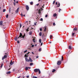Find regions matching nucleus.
<instances>
[{
	"instance_id": "680f3d73",
	"label": "nucleus",
	"mask_w": 78,
	"mask_h": 78,
	"mask_svg": "<svg viewBox=\"0 0 78 78\" xmlns=\"http://www.w3.org/2000/svg\"><path fill=\"white\" fill-rule=\"evenodd\" d=\"M30 53V52H28L27 53V55H28Z\"/></svg>"
},
{
	"instance_id": "338daca9",
	"label": "nucleus",
	"mask_w": 78,
	"mask_h": 78,
	"mask_svg": "<svg viewBox=\"0 0 78 78\" xmlns=\"http://www.w3.org/2000/svg\"><path fill=\"white\" fill-rule=\"evenodd\" d=\"M32 54H33V55L34 54V53H33V52H32Z\"/></svg>"
},
{
	"instance_id": "ea45409f",
	"label": "nucleus",
	"mask_w": 78,
	"mask_h": 78,
	"mask_svg": "<svg viewBox=\"0 0 78 78\" xmlns=\"http://www.w3.org/2000/svg\"><path fill=\"white\" fill-rule=\"evenodd\" d=\"M51 38H52V36L50 35V39H51Z\"/></svg>"
},
{
	"instance_id": "a19ab883",
	"label": "nucleus",
	"mask_w": 78,
	"mask_h": 78,
	"mask_svg": "<svg viewBox=\"0 0 78 78\" xmlns=\"http://www.w3.org/2000/svg\"><path fill=\"white\" fill-rule=\"evenodd\" d=\"M39 51H41V48H39Z\"/></svg>"
},
{
	"instance_id": "de8ad7c7",
	"label": "nucleus",
	"mask_w": 78,
	"mask_h": 78,
	"mask_svg": "<svg viewBox=\"0 0 78 78\" xmlns=\"http://www.w3.org/2000/svg\"><path fill=\"white\" fill-rule=\"evenodd\" d=\"M21 27H22V24H21V23H20V28H21Z\"/></svg>"
},
{
	"instance_id": "e2e57ef3",
	"label": "nucleus",
	"mask_w": 78,
	"mask_h": 78,
	"mask_svg": "<svg viewBox=\"0 0 78 78\" xmlns=\"http://www.w3.org/2000/svg\"><path fill=\"white\" fill-rule=\"evenodd\" d=\"M28 69H31V67H28Z\"/></svg>"
},
{
	"instance_id": "4be33fe9",
	"label": "nucleus",
	"mask_w": 78,
	"mask_h": 78,
	"mask_svg": "<svg viewBox=\"0 0 78 78\" xmlns=\"http://www.w3.org/2000/svg\"><path fill=\"white\" fill-rule=\"evenodd\" d=\"M46 30H47V27H45L44 31H46Z\"/></svg>"
},
{
	"instance_id": "423d86ee",
	"label": "nucleus",
	"mask_w": 78,
	"mask_h": 78,
	"mask_svg": "<svg viewBox=\"0 0 78 78\" xmlns=\"http://www.w3.org/2000/svg\"><path fill=\"white\" fill-rule=\"evenodd\" d=\"M13 64H14V61H13L12 62H10V66H12Z\"/></svg>"
},
{
	"instance_id": "a878e982",
	"label": "nucleus",
	"mask_w": 78,
	"mask_h": 78,
	"mask_svg": "<svg viewBox=\"0 0 78 78\" xmlns=\"http://www.w3.org/2000/svg\"><path fill=\"white\" fill-rule=\"evenodd\" d=\"M69 49H70V50H71V49H72V47H71V46H69Z\"/></svg>"
},
{
	"instance_id": "2eb2a0df",
	"label": "nucleus",
	"mask_w": 78,
	"mask_h": 78,
	"mask_svg": "<svg viewBox=\"0 0 78 78\" xmlns=\"http://www.w3.org/2000/svg\"><path fill=\"white\" fill-rule=\"evenodd\" d=\"M32 31H30L29 33V35H31V34H32Z\"/></svg>"
},
{
	"instance_id": "69168bd1",
	"label": "nucleus",
	"mask_w": 78,
	"mask_h": 78,
	"mask_svg": "<svg viewBox=\"0 0 78 78\" xmlns=\"http://www.w3.org/2000/svg\"><path fill=\"white\" fill-rule=\"evenodd\" d=\"M39 5V4H38L36 5L37 6H38Z\"/></svg>"
},
{
	"instance_id": "6e6d98bb",
	"label": "nucleus",
	"mask_w": 78,
	"mask_h": 78,
	"mask_svg": "<svg viewBox=\"0 0 78 78\" xmlns=\"http://www.w3.org/2000/svg\"><path fill=\"white\" fill-rule=\"evenodd\" d=\"M36 58H39V56H37L36 57Z\"/></svg>"
},
{
	"instance_id": "4468645a",
	"label": "nucleus",
	"mask_w": 78,
	"mask_h": 78,
	"mask_svg": "<svg viewBox=\"0 0 78 78\" xmlns=\"http://www.w3.org/2000/svg\"><path fill=\"white\" fill-rule=\"evenodd\" d=\"M56 16H57V14H56V13H54L53 15V17H56Z\"/></svg>"
},
{
	"instance_id": "f257e3e1",
	"label": "nucleus",
	"mask_w": 78,
	"mask_h": 78,
	"mask_svg": "<svg viewBox=\"0 0 78 78\" xmlns=\"http://www.w3.org/2000/svg\"><path fill=\"white\" fill-rule=\"evenodd\" d=\"M7 55H5L3 57H2V60H3V59H5V58H7Z\"/></svg>"
},
{
	"instance_id": "9d476101",
	"label": "nucleus",
	"mask_w": 78,
	"mask_h": 78,
	"mask_svg": "<svg viewBox=\"0 0 78 78\" xmlns=\"http://www.w3.org/2000/svg\"><path fill=\"white\" fill-rule=\"evenodd\" d=\"M19 8H18L17 10L15 11L16 13H17L19 12Z\"/></svg>"
},
{
	"instance_id": "cd10ccee",
	"label": "nucleus",
	"mask_w": 78,
	"mask_h": 78,
	"mask_svg": "<svg viewBox=\"0 0 78 78\" xmlns=\"http://www.w3.org/2000/svg\"><path fill=\"white\" fill-rule=\"evenodd\" d=\"M30 4L32 5H33V2H30Z\"/></svg>"
},
{
	"instance_id": "9b49d317",
	"label": "nucleus",
	"mask_w": 78,
	"mask_h": 78,
	"mask_svg": "<svg viewBox=\"0 0 78 78\" xmlns=\"http://www.w3.org/2000/svg\"><path fill=\"white\" fill-rule=\"evenodd\" d=\"M29 62H33V60L31 59V58L29 57Z\"/></svg>"
},
{
	"instance_id": "58836bf2",
	"label": "nucleus",
	"mask_w": 78,
	"mask_h": 78,
	"mask_svg": "<svg viewBox=\"0 0 78 78\" xmlns=\"http://www.w3.org/2000/svg\"><path fill=\"white\" fill-rule=\"evenodd\" d=\"M43 21V19L42 18H41L40 19V21Z\"/></svg>"
},
{
	"instance_id": "c756f323",
	"label": "nucleus",
	"mask_w": 78,
	"mask_h": 78,
	"mask_svg": "<svg viewBox=\"0 0 78 78\" xmlns=\"http://www.w3.org/2000/svg\"><path fill=\"white\" fill-rule=\"evenodd\" d=\"M20 16H21L22 17H23V14L22 13H21V14H20Z\"/></svg>"
},
{
	"instance_id": "5fc2aeb1",
	"label": "nucleus",
	"mask_w": 78,
	"mask_h": 78,
	"mask_svg": "<svg viewBox=\"0 0 78 78\" xmlns=\"http://www.w3.org/2000/svg\"><path fill=\"white\" fill-rule=\"evenodd\" d=\"M55 5H58V2H56Z\"/></svg>"
},
{
	"instance_id": "dca6fc26",
	"label": "nucleus",
	"mask_w": 78,
	"mask_h": 78,
	"mask_svg": "<svg viewBox=\"0 0 78 78\" xmlns=\"http://www.w3.org/2000/svg\"><path fill=\"white\" fill-rule=\"evenodd\" d=\"M42 32H40L39 33V36H42Z\"/></svg>"
},
{
	"instance_id": "4c0bfd02",
	"label": "nucleus",
	"mask_w": 78,
	"mask_h": 78,
	"mask_svg": "<svg viewBox=\"0 0 78 78\" xmlns=\"http://www.w3.org/2000/svg\"><path fill=\"white\" fill-rule=\"evenodd\" d=\"M41 11H38V13L39 14H41Z\"/></svg>"
},
{
	"instance_id": "6e6552de",
	"label": "nucleus",
	"mask_w": 78,
	"mask_h": 78,
	"mask_svg": "<svg viewBox=\"0 0 78 78\" xmlns=\"http://www.w3.org/2000/svg\"><path fill=\"white\" fill-rule=\"evenodd\" d=\"M25 60L27 62H30L29 59H27V57H25Z\"/></svg>"
},
{
	"instance_id": "13d9d810",
	"label": "nucleus",
	"mask_w": 78,
	"mask_h": 78,
	"mask_svg": "<svg viewBox=\"0 0 78 78\" xmlns=\"http://www.w3.org/2000/svg\"><path fill=\"white\" fill-rule=\"evenodd\" d=\"M13 72H14V71H15V69H13Z\"/></svg>"
},
{
	"instance_id": "7ed1b4c3",
	"label": "nucleus",
	"mask_w": 78,
	"mask_h": 78,
	"mask_svg": "<svg viewBox=\"0 0 78 78\" xmlns=\"http://www.w3.org/2000/svg\"><path fill=\"white\" fill-rule=\"evenodd\" d=\"M61 63V61H58L57 62V64L58 65H60Z\"/></svg>"
},
{
	"instance_id": "49530a36",
	"label": "nucleus",
	"mask_w": 78,
	"mask_h": 78,
	"mask_svg": "<svg viewBox=\"0 0 78 78\" xmlns=\"http://www.w3.org/2000/svg\"><path fill=\"white\" fill-rule=\"evenodd\" d=\"M29 31V30H28V29H27L26 30V31H27V32H28V31Z\"/></svg>"
},
{
	"instance_id": "0eeeda50",
	"label": "nucleus",
	"mask_w": 78,
	"mask_h": 78,
	"mask_svg": "<svg viewBox=\"0 0 78 78\" xmlns=\"http://www.w3.org/2000/svg\"><path fill=\"white\" fill-rule=\"evenodd\" d=\"M26 7L27 10H29V6H28V5H27Z\"/></svg>"
},
{
	"instance_id": "ddd939ff",
	"label": "nucleus",
	"mask_w": 78,
	"mask_h": 78,
	"mask_svg": "<svg viewBox=\"0 0 78 78\" xmlns=\"http://www.w3.org/2000/svg\"><path fill=\"white\" fill-rule=\"evenodd\" d=\"M77 28H76V27H75L73 29V31H77Z\"/></svg>"
},
{
	"instance_id": "39448f33",
	"label": "nucleus",
	"mask_w": 78,
	"mask_h": 78,
	"mask_svg": "<svg viewBox=\"0 0 78 78\" xmlns=\"http://www.w3.org/2000/svg\"><path fill=\"white\" fill-rule=\"evenodd\" d=\"M18 36H16V37L14 38V40L16 41H17V39H18Z\"/></svg>"
},
{
	"instance_id": "393cba45",
	"label": "nucleus",
	"mask_w": 78,
	"mask_h": 78,
	"mask_svg": "<svg viewBox=\"0 0 78 78\" xmlns=\"http://www.w3.org/2000/svg\"><path fill=\"white\" fill-rule=\"evenodd\" d=\"M55 71H56V70H55V69H53V71H52V73H54V72H55Z\"/></svg>"
},
{
	"instance_id": "052dcab7",
	"label": "nucleus",
	"mask_w": 78,
	"mask_h": 78,
	"mask_svg": "<svg viewBox=\"0 0 78 78\" xmlns=\"http://www.w3.org/2000/svg\"><path fill=\"white\" fill-rule=\"evenodd\" d=\"M43 44V43H42H42H41V46Z\"/></svg>"
},
{
	"instance_id": "bf43d9fd",
	"label": "nucleus",
	"mask_w": 78,
	"mask_h": 78,
	"mask_svg": "<svg viewBox=\"0 0 78 78\" xmlns=\"http://www.w3.org/2000/svg\"><path fill=\"white\" fill-rule=\"evenodd\" d=\"M27 78H29V76H27Z\"/></svg>"
},
{
	"instance_id": "f3484780",
	"label": "nucleus",
	"mask_w": 78,
	"mask_h": 78,
	"mask_svg": "<svg viewBox=\"0 0 78 78\" xmlns=\"http://www.w3.org/2000/svg\"><path fill=\"white\" fill-rule=\"evenodd\" d=\"M11 7H10L9 9V13H11Z\"/></svg>"
},
{
	"instance_id": "a18cd8bd",
	"label": "nucleus",
	"mask_w": 78,
	"mask_h": 78,
	"mask_svg": "<svg viewBox=\"0 0 78 78\" xmlns=\"http://www.w3.org/2000/svg\"><path fill=\"white\" fill-rule=\"evenodd\" d=\"M44 4L43 5H42V8H44Z\"/></svg>"
},
{
	"instance_id": "a211bd4d",
	"label": "nucleus",
	"mask_w": 78,
	"mask_h": 78,
	"mask_svg": "<svg viewBox=\"0 0 78 78\" xmlns=\"http://www.w3.org/2000/svg\"><path fill=\"white\" fill-rule=\"evenodd\" d=\"M60 6V3L59 2L58 4L57 7H59Z\"/></svg>"
},
{
	"instance_id": "f8f14e48",
	"label": "nucleus",
	"mask_w": 78,
	"mask_h": 78,
	"mask_svg": "<svg viewBox=\"0 0 78 78\" xmlns=\"http://www.w3.org/2000/svg\"><path fill=\"white\" fill-rule=\"evenodd\" d=\"M3 25V21H1L0 22V25H1V26H2Z\"/></svg>"
},
{
	"instance_id": "f03ea898",
	"label": "nucleus",
	"mask_w": 78,
	"mask_h": 78,
	"mask_svg": "<svg viewBox=\"0 0 78 78\" xmlns=\"http://www.w3.org/2000/svg\"><path fill=\"white\" fill-rule=\"evenodd\" d=\"M23 35H22V33H20V36L19 37H18V39H19V38H21L22 36H23Z\"/></svg>"
},
{
	"instance_id": "473e14b6",
	"label": "nucleus",
	"mask_w": 78,
	"mask_h": 78,
	"mask_svg": "<svg viewBox=\"0 0 78 78\" xmlns=\"http://www.w3.org/2000/svg\"><path fill=\"white\" fill-rule=\"evenodd\" d=\"M6 18H8V14H7L6 16Z\"/></svg>"
},
{
	"instance_id": "0e129e2a",
	"label": "nucleus",
	"mask_w": 78,
	"mask_h": 78,
	"mask_svg": "<svg viewBox=\"0 0 78 78\" xmlns=\"http://www.w3.org/2000/svg\"><path fill=\"white\" fill-rule=\"evenodd\" d=\"M23 36H24V37L25 36V33H24V35H23Z\"/></svg>"
},
{
	"instance_id": "b1692460",
	"label": "nucleus",
	"mask_w": 78,
	"mask_h": 78,
	"mask_svg": "<svg viewBox=\"0 0 78 78\" xmlns=\"http://www.w3.org/2000/svg\"><path fill=\"white\" fill-rule=\"evenodd\" d=\"M42 41V40L41 39H39V42H40V43H41V42Z\"/></svg>"
},
{
	"instance_id": "e433bc0d",
	"label": "nucleus",
	"mask_w": 78,
	"mask_h": 78,
	"mask_svg": "<svg viewBox=\"0 0 78 78\" xmlns=\"http://www.w3.org/2000/svg\"><path fill=\"white\" fill-rule=\"evenodd\" d=\"M53 25H54V26H55V25H56V24H55V23H53Z\"/></svg>"
},
{
	"instance_id": "20e7f679",
	"label": "nucleus",
	"mask_w": 78,
	"mask_h": 78,
	"mask_svg": "<svg viewBox=\"0 0 78 78\" xmlns=\"http://www.w3.org/2000/svg\"><path fill=\"white\" fill-rule=\"evenodd\" d=\"M39 70V69H34V72H35V73L37 72H38Z\"/></svg>"
},
{
	"instance_id": "5701e85b",
	"label": "nucleus",
	"mask_w": 78,
	"mask_h": 78,
	"mask_svg": "<svg viewBox=\"0 0 78 78\" xmlns=\"http://www.w3.org/2000/svg\"><path fill=\"white\" fill-rule=\"evenodd\" d=\"M3 63H2L1 65L0 66L1 68H2V67H3Z\"/></svg>"
},
{
	"instance_id": "864d4df0",
	"label": "nucleus",
	"mask_w": 78,
	"mask_h": 78,
	"mask_svg": "<svg viewBox=\"0 0 78 78\" xmlns=\"http://www.w3.org/2000/svg\"><path fill=\"white\" fill-rule=\"evenodd\" d=\"M47 16H48V15H46L45 16V17H47Z\"/></svg>"
},
{
	"instance_id": "c85d7f7f",
	"label": "nucleus",
	"mask_w": 78,
	"mask_h": 78,
	"mask_svg": "<svg viewBox=\"0 0 78 78\" xmlns=\"http://www.w3.org/2000/svg\"><path fill=\"white\" fill-rule=\"evenodd\" d=\"M5 11H6L5 9H3V12H5Z\"/></svg>"
},
{
	"instance_id": "09e8293b",
	"label": "nucleus",
	"mask_w": 78,
	"mask_h": 78,
	"mask_svg": "<svg viewBox=\"0 0 78 78\" xmlns=\"http://www.w3.org/2000/svg\"><path fill=\"white\" fill-rule=\"evenodd\" d=\"M27 51V50H26L25 51H24V53H26Z\"/></svg>"
},
{
	"instance_id": "2f4dec72",
	"label": "nucleus",
	"mask_w": 78,
	"mask_h": 78,
	"mask_svg": "<svg viewBox=\"0 0 78 78\" xmlns=\"http://www.w3.org/2000/svg\"><path fill=\"white\" fill-rule=\"evenodd\" d=\"M60 11H62V10H61V9H59V10H58L59 12H60Z\"/></svg>"
},
{
	"instance_id": "bb28decb",
	"label": "nucleus",
	"mask_w": 78,
	"mask_h": 78,
	"mask_svg": "<svg viewBox=\"0 0 78 78\" xmlns=\"http://www.w3.org/2000/svg\"><path fill=\"white\" fill-rule=\"evenodd\" d=\"M30 66H33V63H31L30 64Z\"/></svg>"
},
{
	"instance_id": "774afa93",
	"label": "nucleus",
	"mask_w": 78,
	"mask_h": 78,
	"mask_svg": "<svg viewBox=\"0 0 78 78\" xmlns=\"http://www.w3.org/2000/svg\"><path fill=\"white\" fill-rule=\"evenodd\" d=\"M34 25H36V23H34Z\"/></svg>"
},
{
	"instance_id": "4d7b16f0",
	"label": "nucleus",
	"mask_w": 78,
	"mask_h": 78,
	"mask_svg": "<svg viewBox=\"0 0 78 78\" xmlns=\"http://www.w3.org/2000/svg\"><path fill=\"white\" fill-rule=\"evenodd\" d=\"M17 43H18V44H19V41H17Z\"/></svg>"
},
{
	"instance_id": "3c124183",
	"label": "nucleus",
	"mask_w": 78,
	"mask_h": 78,
	"mask_svg": "<svg viewBox=\"0 0 78 78\" xmlns=\"http://www.w3.org/2000/svg\"><path fill=\"white\" fill-rule=\"evenodd\" d=\"M40 30L41 31H42V28H40Z\"/></svg>"
},
{
	"instance_id": "c9c22d12",
	"label": "nucleus",
	"mask_w": 78,
	"mask_h": 78,
	"mask_svg": "<svg viewBox=\"0 0 78 78\" xmlns=\"http://www.w3.org/2000/svg\"><path fill=\"white\" fill-rule=\"evenodd\" d=\"M38 72H39V74H40V73H41V71H40V70L39 69V70H38Z\"/></svg>"
},
{
	"instance_id": "72a5a7b5",
	"label": "nucleus",
	"mask_w": 78,
	"mask_h": 78,
	"mask_svg": "<svg viewBox=\"0 0 78 78\" xmlns=\"http://www.w3.org/2000/svg\"><path fill=\"white\" fill-rule=\"evenodd\" d=\"M24 37H24V36H23H23L22 37H21V38H23V39H24Z\"/></svg>"
},
{
	"instance_id": "aec40b11",
	"label": "nucleus",
	"mask_w": 78,
	"mask_h": 78,
	"mask_svg": "<svg viewBox=\"0 0 78 78\" xmlns=\"http://www.w3.org/2000/svg\"><path fill=\"white\" fill-rule=\"evenodd\" d=\"M42 10H43V9L41 8V9H40L39 10V11L41 12L42 11Z\"/></svg>"
},
{
	"instance_id": "6ab92c4d",
	"label": "nucleus",
	"mask_w": 78,
	"mask_h": 78,
	"mask_svg": "<svg viewBox=\"0 0 78 78\" xmlns=\"http://www.w3.org/2000/svg\"><path fill=\"white\" fill-rule=\"evenodd\" d=\"M10 73H11V72L10 71H9L6 73V74H10Z\"/></svg>"
},
{
	"instance_id": "1a4fd4ad",
	"label": "nucleus",
	"mask_w": 78,
	"mask_h": 78,
	"mask_svg": "<svg viewBox=\"0 0 78 78\" xmlns=\"http://www.w3.org/2000/svg\"><path fill=\"white\" fill-rule=\"evenodd\" d=\"M36 37H34V38L33 39V41L34 42H36Z\"/></svg>"
},
{
	"instance_id": "c03bdc74",
	"label": "nucleus",
	"mask_w": 78,
	"mask_h": 78,
	"mask_svg": "<svg viewBox=\"0 0 78 78\" xmlns=\"http://www.w3.org/2000/svg\"><path fill=\"white\" fill-rule=\"evenodd\" d=\"M75 33H73V34H72V36H74V34H75Z\"/></svg>"
},
{
	"instance_id": "79ce46f5",
	"label": "nucleus",
	"mask_w": 78,
	"mask_h": 78,
	"mask_svg": "<svg viewBox=\"0 0 78 78\" xmlns=\"http://www.w3.org/2000/svg\"><path fill=\"white\" fill-rule=\"evenodd\" d=\"M55 1H54L53 2V4L54 5V4H55Z\"/></svg>"
},
{
	"instance_id": "7c9ffc66",
	"label": "nucleus",
	"mask_w": 78,
	"mask_h": 78,
	"mask_svg": "<svg viewBox=\"0 0 78 78\" xmlns=\"http://www.w3.org/2000/svg\"><path fill=\"white\" fill-rule=\"evenodd\" d=\"M25 57H28V55H27V54H25V55H24Z\"/></svg>"
},
{
	"instance_id": "603ef678",
	"label": "nucleus",
	"mask_w": 78,
	"mask_h": 78,
	"mask_svg": "<svg viewBox=\"0 0 78 78\" xmlns=\"http://www.w3.org/2000/svg\"><path fill=\"white\" fill-rule=\"evenodd\" d=\"M34 47V45H32L31 46L32 47Z\"/></svg>"
},
{
	"instance_id": "412c9836",
	"label": "nucleus",
	"mask_w": 78,
	"mask_h": 78,
	"mask_svg": "<svg viewBox=\"0 0 78 78\" xmlns=\"http://www.w3.org/2000/svg\"><path fill=\"white\" fill-rule=\"evenodd\" d=\"M28 67H26L25 68L26 70H28Z\"/></svg>"
},
{
	"instance_id": "37998d69",
	"label": "nucleus",
	"mask_w": 78,
	"mask_h": 78,
	"mask_svg": "<svg viewBox=\"0 0 78 78\" xmlns=\"http://www.w3.org/2000/svg\"><path fill=\"white\" fill-rule=\"evenodd\" d=\"M33 78H37V77H36L35 76H33Z\"/></svg>"
},
{
	"instance_id": "f704fd0d",
	"label": "nucleus",
	"mask_w": 78,
	"mask_h": 78,
	"mask_svg": "<svg viewBox=\"0 0 78 78\" xmlns=\"http://www.w3.org/2000/svg\"><path fill=\"white\" fill-rule=\"evenodd\" d=\"M62 61H63V56H62Z\"/></svg>"
},
{
	"instance_id": "8fccbe9b",
	"label": "nucleus",
	"mask_w": 78,
	"mask_h": 78,
	"mask_svg": "<svg viewBox=\"0 0 78 78\" xmlns=\"http://www.w3.org/2000/svg\"><path fill=\"white\" fill-rule=\"evenodd\" d=\"M16 2H14V3H13V4L14 5H15V6H16V3H15Z\"/></svg>"
}]
</instances>
